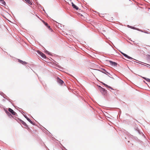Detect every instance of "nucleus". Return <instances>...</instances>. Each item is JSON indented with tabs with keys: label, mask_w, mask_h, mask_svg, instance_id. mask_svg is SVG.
I'll return each mask as SVG.
<instances>
[{
	"label": "nucleus",
	"mask_w": 150,
	"mask_h": 150,
	"mask_svg": "<svg viewBox=\"0 0 150 150\" xmlns=\"http://www.w3.org/2000/svg\"><path fill=\"white\" fill-rule=\"evenodd\" d=\"M57 81L58 82L61 84H62L64 83L63 81L59 78L57 79Z\"/></svg>",
	"instance_id": "7"
},
{
	"label": "nucleus",
	"mask_w": 150,
	"mask_h": 150,
	"mask_svg": "<svg viewBox=\"0 0 150 150\" xmlns=\"http://www.w3.org/2000/svg\"><path fill=\"white\" fill-rule=\"evenodd\" d=\"M27 3L30 5H31L32 3L30 0H24Z\"/></svg>",
	"instance_id": "8"
},
{
	"label": "nucleus",
	"mask_w": 150,
	"mask_h": 150,
	"mask_svg": "<svg viewBox=\"0 0 150 150\" xmlns=\"http://www.w3.org/2000/svg\"><path fill=\"white\" fill-rule=\"evenodd\" d=\"M103 84L106 87H108V88H111V87L108 86V85H107V84L104 83H103Z\"/></svg>",
	"instance_id": "13"
},
{
	"label": "nucleus",
	"mask_w": 150,
	"mask_h": 150,
	"mask_svg": "<svg viewBox=\"0 0 150 150\" xmlns=\"http://www.w3.org/2000/svg\"><path fill=\"white\" fill-rule=\"evenodd\" d=\"M6 113L8 115H9V114H10V113H9L7 111H6Z\"/></svg>",
	"instance_id": "15"
},
{
	"label": "nucleus",
	"mask_w": 150,
	"mask_h": 150,
	"mask_svg": "<svg viewBox=\"0 0 150 150\" xmlns=\"http://www.w3.org/2000/svg\"><path fill=\"white\" fill-rule=\"evenodd\" d=\"M121 53L124 56V54H125L123 53H122V52H121Z\"/></svg>",
	"instance_id": "17"
},
{
	"label": "nucleus",
	"mask_w": 150,
	"mask_h": 150,
	"mask_svg": "<svg viewBox=\"0 0 150 150\" xmlns=\"http://www.w3.org/2000/svg\"><path fill=\"white\" fill-rule=\"evenodd\" d=\"M8 111L13 115H15L16 114V112L11 108H8Z\"/></svg>",
	"instance_id": "2"
},
{
	"label": "nucleus",
	"mask_w": 150,
	"mask_h": 150,
	"mask_svg": "<svg viewBox=\"0 0 150 150\" xmlns=\"http://www.w3.org/2000/svg\"><path fill=\"white\" fill-rule=\"evenodd\" d=\"M101 91L103 92V93L105 94L106 93V91L105 90L104 88H101Z\"/></svg>",
	"instance_id": "10"
},
{
	"label": "nucleus",
	"mask_w": 150,
	"mask_h": 150,
	"mask_svg": "<svg viewBox=\"0 0 150 150\" xmlns=\"http://www.w3.org/2000/svg\"><path fill=\"white\" fill-rule=\"evenodd\" d=\"M70 1H71V0H70Z\"/></svg>",
	"instance_id": "20"
},
{
	"label": "nucleus",
	"mask_w": 150,
	"mask_h": 150,
	"mask_svg": "<svg viewBox=\"0 0 150 150\" xmlns=\"http://www.w3.org/2000/svg\"><path fill=\"white\" fill-rule=\"evenodd\" d=\"M27 119L31 123L32 122L31 121V120L29 118H27Z\"/></svg>",
	"instance_id": "14"
},
{
	"label": "nucleus",
	"mask_w": 150,
	"mask_h": 150,
	"mask_svg": "<svg viewBox=\"0 0 150 150\" xmlns=\"http://www.w3.org/2000/svg\"><path fill=\"white\" fill-rule=\"evenodd\" d=\"M42 22H43V23H44V24L46 25V26H47L49 28H50V26H49L48 25V24L45 22L44 21H42Z\"/></svg>",
	"instance_id": "9"
},
{
	"label": "nucleus",
	"mask_w": 150,
	"mask_h": 150,
	"mask_svg": "<svg viewBox=\"0 0 150 150\" xmlns=\"http://www.w3.org/2000/svg\"><path fill=\"white\" fill-rule=\"evenodd\" d=\"M18 62L23 64H27V63L23 61L20 59H18Z\"/></svg>",
	"instance_id": "6"
},
{
	"label": "nucleus",
	"mask_w": 150,
	"mask_h": 150,
	"mask_svg": "<svg viewBox=\"0 0 150 150\" xmlns=\"http://www.w3.org/2000/svg\"><path fill=\"white\" fill-rule=\"evenodd\" d=\"M143 78L146 81H147L150 82V79H148V78H145V77H143Z\"/></svg>",
	"instance_id": "11"
},
{
	"label": "nucleus",
	"mask_w": 150,
	"mask_h": 150,
	"mask_svg": "<svg viewBox=\"0 0 150 150\" xmlns=\"http://www.w3.org/2000/svg\"><path fill=\"white\" fill-rule=\"evenodd\" d=\"M0 3L1 4V5L2 6H5L6 5L5 2L4 0H0Z\"/></svg>",
	"instance_id": "4"
},
{
	"label": "nucleus",
	"mask_w": 150,
	"mask_h": 150,
	"mask_svg": "<svg viewBox=\"0 0 150 150\" xmlns=\"http://www.w3.org/2000/svg\"><path fill=\"white\" fill-rule=\"evenodd\" d=\"M71 4H72V6L75 9H76L77 10L78 9H79L78 7L77 6H76L75 5H74L73 2L71 3Z\"/></svg>",
	"instance_id": "5"
},
{
	"label": "nucleus",
	"mask_w": 150,
	"mask_h": 150,
	"mask_svg": "<svg viewBox=\"0 0 150 150\" xmlns=\"http://www.w3.org/2000/svg\"><path fill=\"white\" fill-rule=\"evenodd\" d=\"M37 53L38 54L40 55L43 58L45 59L46 58L45 55L40 51H38Z\"/></svg>",
	"instance_id": "1"
},
{
	"label": "nucleus",
	"mask_w": 150,
	"mask_h": 150,
	"mask_svg": "<svg viewBox=\"0 0 150 150\" xmlns=\"http://www.w3.org/2000/svg\"><path fill=\"white\" fill-rule=\"evenodd\" d=\"M148 57V58L149 59H150V55H148V56H147Z\"/></svg>",
	"instance_id": "16"
},
{
	"label": "nucleus",
	"mask_w": 150,
	"mask_h": 150,
	"mask_svg": "<svg viewBox=\"0 0 150 150\" xmlns=\"http://www.w3.org/2000/svg\"><path fill=\"white\" fill-rule=\"evenodd\" d=\"M121 53L124 56V54H125L123 53H122V52H121Z\"/></svg>",
	"instance_id": "18"
},
{
	"label": "nucleus",
	"mask_w": 150,
	"mask_h": 150,
	"mask_svg": "<svg viewBox=\"0 0 150 150\" xmlns=\"http://www.w3.org/2000/svg\"><path fill=\"white\" fill-rule=\"evenodd\" d=\"M124 56H125V57L128 58V59H131V57H130L128 56L126 54H124Z\"/></svg>",
	"instance_id": "12"
},
{
	"label": "nucleus",
	"mask_w": 150,
	"mask_h": 150,
	"mask_svg": "<svg viewBox=\"0 0 150 150\" xmlns=\"http://www.w3.org/2000/svg\"><path fill=\"white\" fill-rule=\"evenodd\" d=\"M109 62L110 65L112 66H116L117 65V63L115 62H112L111 61H109Z\"/></svg>",
	"instance_id": "3"
},
{
	"label": "nucleus",
	"mask_w": 150,
	"mask_h": 150,
	"mask_svg": "<svg viewBox=\"0 0 150 150\" xmlns=\"http://www.w3.org/2000/svg\"><path fill=\"white\" fill-rule=\"evenodd\" d=\"M121 53L124 56V54H125L123 53H122V52H121Z\"/></svg>",
	"instance_id": "19"
}]
</instances>
